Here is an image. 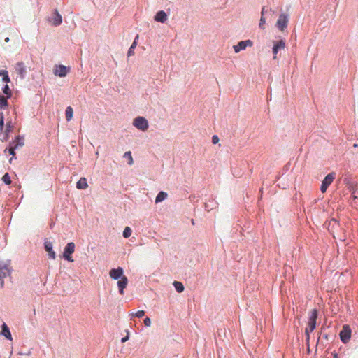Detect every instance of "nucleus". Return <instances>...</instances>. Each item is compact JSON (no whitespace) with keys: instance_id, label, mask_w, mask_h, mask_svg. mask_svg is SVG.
Listing matches in <instances>:
<instances>
[{"instance_id":"1","label":"nucleus","mask_w":358,"mask_h":358,"mask_svg":"<svg viewBox=\"0 0 358 358\" xmlns=\"http://www.w3.org/2000/svg\"><path fill=\"white\" fill-rule=\"evenodd\" d=\"M319 315V311L317 308H313L310 312L308 321V327L305 329L306 341L310 340V334L317 327V320Z\"/></svg>"},{"instance_id":"2","label":"nucleus","mask_w":358,"mask_h":358,"mask_svg":"<svg viewBox=\"0 0 358 358\" xmlns=\"http://www.w3.org/2000/svg\"><path fill=\"white\" fill-rule=\"evenodd\" d=\"M76 250V245L73 242H69L64 248V250L62 254L59 255L61 259H64L69 262H73L74 259L72 255L74 253Z\"/></svg>"},{"instance_id":"3","label":"nucleus","mask_w":358,"mask_h":358,"mask_svg":"<svg viewBox=\"0 0 358 358\" xmlns=\"http://www.w3.org/2000/svg\"><path fill=\"white\" fill-rule=\"evenodd\" d=\"M14 129V124L12 119H8L5 123L3 131L1 134L2 137L1 138L2 142H8L10 139V134L13 133Z\"/></svg>"},{"instance_id":"4","label":"nucleus","mask_w":358,"mask_h":358,"mask_svg":"<svg viewBox=\"0 0 358 358\" xmlns=\"http://www.w3.org/2000/svg\"><path fill=\"white\" fill-rule=\"evenodd\" d=\"M133 125L142 131H145L149 128L148 120L143 116H137L133 120Z\"/></svg>"},{"instance_id":"5","label":"nucleus","mask_w":358,"mask_h":358,"mask_svg":"<svg viewBox=\"0 0 358 358\" xmlns=\"http://www.w3.org/2000/svg\"><path fill=\"white\" fill-rule=\"evenodd\" d=\"M336 178V173L332 171L329 173L322 180L320 185V191L322 193H325L328 187L331 185Z\"/></svg>"},{"instance_id":"6","label":"nucleus","mask_w":358,"mask_h":358,"mask_svg":"<svg viewBox=\"0 0 358 358\" xmlns=\"http://www.w3.org/2000/svg\"><path fill=\"white\" fill-rule=\"evenodd\" d=\"M71 71V67L63 64H55L53 68V73L59 78L66 77Z\"/></svg>"},{"instance_id":"7","label":"nucleus","mask_w":358,"mask_h":358,"mask_svg":"<svg viewBox=\"0 0 358 358\" xmlns=\"http://www.w3.org/2000/svg\"><path fill=\"white\" fill-rule=\"evenodd\" d=\"M338 335L343 343H348L350 341L352 336V329L350 325L344 324L343 326L342 329L340 331Z\"/></svg>"},{"instance_id":"8","label":"nucleus","mask_w":358,"mask_h":358,"mask_svg":"<svg viewBox=\"0 0 358 358\" xmlns=\"http://www.w3.org/2000/svg\"><path fill=\"white\" fill-rule=\"evenodd\" d=\"M10 260L8 259L6 262L0 263V277L6 278L7 276H10L13 268L10 266Z\"/></svg>"},{"instance_id":"9","label":"nucleus","mask_w":358,"mask_h":358,"mask_svg":"<svg viewBox=\"0 0 358 358\" xmlns=\"http://www.w3.org/2000/svg\"><path fill=\"white\" fill-rule=\"evenodd\" d=\"M286 42L284 38H280L278 41H273V47H272V53L273 55V59H275L277 58V54L281 50H283L285 48Z\"/></svg>"},{"instance_id":"10","label":"nucleus","mask_w":358,"mask_h":358,"mask_svg":"<svg viewBox=\"0 0 358 358\" xmlns=\"http://www.w3.org/2000/svg\"><path fill=\"white\" fill-rule=\"evenodd\" d=\"M109 275L113 280H119L126 277L124 275V269L121 266L111 268L109 271Z\"/></svg>"},{"instance_id":"11","label":"nucleus","mask_w":358,"mask_h":358,"mask_svg":"<svg viewBox=\"0 0 358 358\" xmlns=\"http://www.w3.org/2000/svg\"><path fill=\"white\" fill-rule=\"evenodd\" d=\"M253 45V41L250 39L243 40L239 41L236 45L233 46L234 50L238 53L246 49L247 47H251Z\"/></svg>"},{"instance_id":"12","label":"nucleus","mask_w":358,"mask_h":358,"mask_svg":"<svg viewBox=\"0 0 358 358\" xmlns=\"http://www.w3.org/2000/svg\"><path fill=\"white\" fill-rule=\"evenodd\" d=\"M44 250L48 252V257L51 259L56 258V252L53 250L52 243L48 241L47 238L45 239L43 243Z\"/></svg>"},{"instance_id":"13","label":"nucleus","mask_w":358,"mask_h":358,"mask_svg":"<svg viewBox=\"0 0 358 358\" xmlns=\"http://www.w3.org/2000/svg\"><path fill=\"white\" fill-rule=\"evenodd\" d=\"M338 225H339V221L336 218H334V217H331L329 221H327L324 224V227L331 234L334 233V229Z\"/></svg>"},{"instance_id":"14","label":"nucleus","mask_w":358,"mask_h":358,"mask_svg":"<svg viewBox=\"0 0 358 358\" xmlns=\"http://www.w3.org/2000/svg\"><path fill=\"white\" fill-rule=\"evenodd\" d=\"M15 69L22 79H24L26 77L27 67L23 62H17Z\"/></svg>"},{"instance_id":"15","label":"nucleus","mask_w":358,"mask_h":358,"mask_svg":"<svg viewBox=\"0 0 358 358\" xmlns=\"http://www.w3.org/2000/svg\"><path fill=\"white\" fill-rule=\"evenodd\" d=\"M1 327V329L0 331V335L3 336L8 341H12L13 337L8 326L5 322H3Z\"/></svg>"},{"instance_id":"16","label":"nucleus","mask_w":358,"mask_h":358,"mask_svg":"<svg viewBox=\"0 0 358 358\" xmlns=\"http://www.w3.org/2000/svg\"><path fill=\"white\" fill-rule=\"evenodd\" d=\"M128 283H129V280L127 276L117 281V284L118 292L120 294L123 295L124 294V289L127 287Z\"/></svg>"},{"instance_id":"17","label":"nucleus","mask_w":358,"mask_h":358,"mask_svg":"<svg viewBox=\"0 0 358 358\" xmlns=\"http://www.w3.org/2000/svg\"><path fill=\"white\" fill-rule=\"evenodd\" d=\"M167 13L164 10H159L154 16V20L156 22H166L167 20Z\"/></svg>"},{"instance_id":"18","label":"nucleus","mask_w":358,"mask_h":358,"mask_svg":"<svg viewBox=\"0 0 358 358\" xmlns=\"http://www.w3.org/2000/svg\"><path fill=\"white\" fill-rule=\"evenodd\" d=\"M138 39H139V34H137L135 36L134 39L131 45V46L129 48V49L127 50V55L128 57H131L134 55L135 49L138 43Z\"/></svg>"},{"instance_id":"19","label":"nucleus","mask_w":358,"mask_h":358,"mask_svg":"<svg viewBox=\"0 0 358 358\" xmlns=\"http://www.w3.org/2000/svg\"><path fill=\"white\" fill-rule=\"evenodd\" d=\"M48 22H62V16L57 9H55L52 15L48 17Z\"/></svg>"},{"instance_id":"20","label":"nucleus","mask_w":358,"mask_h":358,"mask_svg":"<svg viewBox=\"0 0 358 358\" xmlns=\"http://www.w3.org/2000/svg\"><path fill=\"white\" fill-rule=\"evenodd\" d=\"M17 148H15V142L12 140L9 141L8 147H6L4 150L5 153H8L10 156H14L15 153V150Z\"/></svg>"},{"instance_id":"21","label":"nucleus","mask_w":358,"mask_h":358,"mask_svg":"<svg viewBox=\"0 0 358 358\" xmlns=\"http://www.w3.org/2000/svg\"><path fill=\"white\" fill-rule=\"evenodd\" d=\"M274 15L275 16H277V13L275 14L274 12L273 13H271V10H266L265 7H263L262 9V15H261L259 22H266V20L268 19L267 15L273 16Z\"/></svg>"},{"instance_id":"22","label":"nucleus","mask_w":358,"mask_h":358,"mask_svg":"<svg viewBox=\"0 0 358 358\" xmlns=\"http://www.w3.org/2000/svg\"><path fill=\"white\" fill-rule=\"evenodd\" d=\"M88 187L87 178L81 177L76 182V188L80 190H84Z\"/></svg>"},{"instance_id":"23","label":"nucleus","mask_w":358,"mask_h":358,"mask_svg":"<svg viewBox=\"0 0 358 358\" xmlns=\"http://www.w3.org/2000/svg\"><path fill=\"white\" fill-rule=\"evenodd\" d=\"M167 197H168V194L166 192L159 191L155 197V203H161V202L164 201V200H166L167 199Z\"/></svg>"},{"instance_id":"24","label":"nucleus","mask_w":358,"mask_h":358,"mask_svg":"<svg viewBox=\"0 0 358 358\" xmlns=\"http://www.w3.org/2000/svg\"><path fill=\"white\" fill-rule=\"evenodd\" d=\"M1 91L3 95L6 97H7V99H11L13 94L8 85V83H4V85L1 87Z\"/></svg>"},{"instance_id":"25","label":"nucleus","mask_w":358,"mask_h":358,"mask_svg":"<svg viewBox=\"0 0 358 358\" xmlns=\"http://www.w3.org/2000/svg\"><path fill=\"white\" fill-rule=\"evenodd\" d=\"M173 286L178 293H182L185 290V286L180 281L174 280L173 282Z\"/></svg>"},{"instance_id":"26","label":"nucleus","mask_w":358,"mask_h":358,"mask_svg":"<svg viewBox=\"0 0 358 358\" xmlns=\"http://www.w3.org/2000/svg\"><path fill=\"white\" fill-rule=\"evenodd\" d=\"M0 76L2 77V82L4 83H8L10 82V78L9 76L8 71L6 69L0 70Z\"/></svg>"},{"instance_id":"27","label":"nucleus","mask_w":358,"mask_h":358,"mask_svg":"<svg viewBox=\"0 0 358 358\" xmlns=\"http://www.w3.org/2000/svg\"><path fill=\"white\" fill-rule=\"evenodd\" d=\"M73 116V109L71 106L66 107L65 110V117L67 122L71 121Z\"/></svg>"},{"instance_id":"28","label":"nucleus","mask_w":358,"mask_h":358,"mask_svg":"<svg viewBox=\"0 0 358 358\" xmlns=\"http://www.w3.org/2000/svg\"><path fill=\"white\" fill-rule=\"evenodd\" d=\"M15 148H19L24 145V136L17 135L15 137Z\"/></svg>"},{"instance_id":"29","label":"nucleus","mask_w":358,"mask_h":358,"mask_svg":"<svg viewBox=\"0 0 358 358\" xmlns=\"http://www.w3.org/2000/svg\"><path fill=\"white\" fill-rule=\"evenodd\" d=\"M276 22H289V15L285 13H280Z\"/></svg>"},{"instance_id":"30","label":"nucleus","mask_w":358,"mask_h":358,"mask_svg":"<svg viewBox=\"0 0 358 358\" xmlns=\"http://www.w3.org/2000/svg\"><path fill=\"white\" fill-rule=\"evenodd\" d=\"M145 314V311L143 310H137L136 312H132L130 313L131 319H133L134 317H138L141 318L143 317Z\"/></svg>"},{"instance_id":"31","label":"nucleus","mask_w":358,"mask_h":358,"mask_svg":"<svg viewBox=\"0 0 358 358\" xmlns=\"http://www.w3.org/2000/svg\"><path fill=\"white\" fill-rule=\"evenodd\" d=\"M123 157L128 159V164L132 165L134 164V159L132 157L131 152L127 151L124 153Z\"/></svg>"},{"instance_id":"32","label":"nucleus","mask_w":358,"mask_h":358,"mask_svg":"<svg viewBox=\"0 0 358 358\" xmlns=\"http://www.w3.org/2000/svg\"><path fill=\"white\" fill-rule=\"evenodd\" d=\"M5 126V116L2 111H0V135L3 131V128Z\"/></svg>"},{"instance_id":"33","label":"nucleus","mask_w":358,"mask_h":358,"mask_svg":"<svg viewBox=\"0 0 358 358\" xmlns=\"http://www.w3.org/2000/svg\"><path fill=\"white\" fill-rule=\"evenodd\" d=\"M1 180H2L3 182L6 185H9L12 182L11 178L8 173H4L2 176Z\"/></svg>"},{"instance_id":"34","label":"nucleus","mask_w":358,"mask_h":358,"mask_svg":"<svg viewBox=\"0 0 358 358\" xmlns=\"http://www.w3.org/2000/svg\"><path fill=\"white\" fill-rule=\"evenodd\" d=\"M131 234H132V229H131V227H126L123 230L122 236L124 238H128L131 236Z\"/></svg>"},{"instance_id":"35","label":"nucleus","mask_w":358,"mask_h":358,"mask_svg":"<svg viewBox=\"0 0 358 358\" xmlns=\"http://www.w3.org/2000/svg\"><path fill=\"white\" fill-rule=\"evenodd\" d=\"M9 99H6L5 101L0 102V109L1 110H7L10 107V104L8 103Z\"/></svg>"},{"instance_id":"36","label":"nucleus","mask_w":358,"mask_h":358,"mask_svg":"<svg viewBox=\"0 0 358 358\" xmlns=\"http://www.w3.org/2000/svg\"><path fill=\"white\" fill-rule=\"evenodd\" d=\"M278 30L280 31H284L287 29L288 24H275Z\"/></svg>"},{"instance_id":"37","label":"nucleus","mask_w":358,"mask_h":358,"mask_svg":"<svg viewBox=\"0 0 358 358\" xmlns=\"http://www.w3.org/2000/svg\"><path fill=\"white\" fill-rule=\"evenodd\" d=\"M325 329H326V327L322 326V328H321V331H320V332H319V333H318V338H317V340L316 349H315V354H316V353H317V345H318V343H319V342H320V336H321V335H322V331H324V330H325Z\"/></svg>"},{"instance_id":"38","label":"nucleus","mask_w":358,"mask_h":358,"mask_svg":"<svg viewBox=\"0 0 358 358\" xmlns=\"http://www.w3.org/2000/svg\"><path fill=\"white\" fill-rule=\"evenodd\" d=\"M127 335L121 338V343H125L129 339V331L126 329Z\"/></svg>"},{"instance_id":"39","label":"nucleus","mask_w":358,"mask_h":358,"mask_svg":"<svg viewBox=\"0 0 358 358\" xmlns=\"http://www.w3.org/2000/svg\"><path fill=\"white\" fill-rule=\"evenodd\" d=\"M143 323L145 327H150L151 325V320L150 317H146L143 319Z\"/></svg>"},{"instance_id":"40","label":"nucleus","mask_w":358,"mask_h":358,"mask_svg":"<svg viewBox=\"0 0 358 358\" xmlns=\"http://www.w3.org/2000/svg\"><path fill=\"white\" fill-rule=\"evenodd\" d=\"M219 141H220V138H219V137H218V136H217V135H215H215H213V136H212L211 142H212V143H213V145L217 144V143L219 142Z\"/></svg>"},{"instance_id":"41","label":"nucleus","mask_w":358,"mask_h":358,"mask_svg":"<svg viewBox=\"0 0 358 358\" xmlns=\"http://www.w3.org/2000/svg\"><path fill=\"white\" fill-rule=\"evenodd\" d=\"M306 353L308 355H310L311 349H310V341H306Z\"/></svg>"},{"instance_id":"42","label":"nucleus","mask_w":358,"mask_h":358,"mask_svg":"<svg viewBox=\"0 0 358 358\" xmlns=\"http://www.w3.org/2000/svg\"><path fill=\"white\" fill-rule=\"evenodd\" d=\"M31 354V352L30 350H29L27 352L20 351L18 352L19 355H30Z\"/></svg>"},{"instance_id":"43","label":"nucleus","mask_w":358,"mask_h":358,"mask_svg":"<svg viewBox=\"0 0 358 358\" xmlns=\"http://www.w3.org/2000/svg\"><path fill=\"white\" fill-rule=\"evenodd\" d=\"M350 198L353 200V201H355L358 199L357 196L355 195V190H354L352 192V194L350 196Z\"/></svg>"},{"instance_id":"44","label":"nucleus","mask_w":358,"mask_h":358,"mask_svg":"<svg viewBox=\"0 0 358 358\" xmlns=\"http://www.w3.org/2000/svg\"><path fill=\"white\" fill-rule=\"evenodd\" d=\"M321 336H322V338L327 341H329L330 338V335L329 334H323L321 335Z\"/></svg>"},{"instance_id":"45","label":"nucleus","mask_w":358,"mask_h":358,"mask_svg":"<svg viewBox=\"0 0 358 358\" xmlns=\"http://www.w3.org/2000/svg\"><path fill=\"white\" fill-rule=\"evenodd\" d=\"M332 356L333 357L332 358H339V355L338 352H336V351H334L332 352Z\"/></svg>"},{"instance_id":"46","label":"nucleus","mask_w":358,"mask_h":358,"mask_svg":"<svg viewBox=\"0 0 358 358\" xmlns=\"http://www.w3.org/2000/svg\"><path fill=\"white\" fill-rule=\"evenodd\" d=\"M17 159V156H16V154H15V155H14V156H11V157L10 158V159H9V163H10V164H11V163H12V162H13V159Z\"/></svg>"},{"instance_id":"47","label":"nucleus","mask_w":358,"mask_h":358,"mask_svg":"<svg viewBox=\"0 0 358 358\" xmlns=\"http://www.w3.org/2000/svg\"><path fill=\"white\" fill-rule=\"evenodd\" d=\"M6 99H8L7 97H6L4 95L2 96L1 94L0 93V102L5 101Z\"/></svg>"},{"instance_id":"48","label":"nucleus","mask_w":358,"mask_h":358,"mask_svg":"<svg viewBox=\"0 0 358 358\" xmlns=\"http://www.w3.org/2000/svg\"><path fill=\"white\" fill-rule=\"evenodd\" d=\"M0 286L1 288L4 287V278L0 279Z\"/></svg>"},{"instance_id":"49","label":"nucleus","mask_w":358,"mask_h":358,"mask_svg":"<svg viewBox=\"0 0 358 358\" xmlns=\"http://www.w3.org/2000/svg\"><path fill=\"white\" fill-rule=\"evenodd\" d=\"M259 24V27L261 29H265V25L266 24Z\"/></svg>"},{"instance_id":"50","label":"nucleus","mask_w":358,"mask_h":358,"mask_svg":"<svg viewBox=\"0 0 358 358\" xmlns=\"http://www.w3.org/2000/svg\"><path fill=\"white\" fill-rule=\"evenodd\" d=\"M9 41H10L9 37H6V38H5V41H6V42H8Z\"/></svg>"},{"instance_id":"51","label":"nucleus","mask_w":358,"mask_h":358,"mask_svg":"<svg viewBox=\"0 0 358 358\" xmlns=\"http://www.w3.org/2000/svg\"><path fill=\"white\" fill-rule=\"evenodd\" d=\"M52 24L57 27V26L59 25L60 24L55 23V24Z\"/></svg>"},{"instance_id":"52","label":"nucleus","mask_w":358,"mask_h":358,"mask_svg":"<svg viewBox=\"0 0 358 358\" xmlns=\"http://www.w3.org/2000/svg\"><path fill=\"white\" fill-rule=\"evenodd\" d=\"M192 224H194V220L193 219L192 220Z\"/></svg>"},{"instance_id":"53","label":"nucleus","mask_w":358,"mask_h":358,"mask_svg":"<svg viewBox=\"0 0 358 358\" xmlns=\"http://www.w3.org/2000/svg\"><path fill=\"white\" fill-rule=\"evenodd\" d=\"M73 24V27H75L76 24V23H73V24Z\"/></svg>"}]
</instances>
